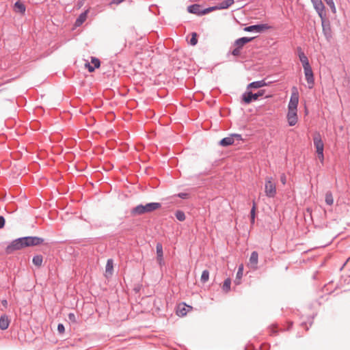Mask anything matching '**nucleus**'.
Here are the masks:
<instances>
[{
	"instance_id": "34",
	"label": "nucleus",
	"mask_w": 350,
	"mask_h": 350,
	"mask_svg": "<svg viewBox=\"0 0 350 350\" xmlns=\"http://www.w3.org/2000/svg\"><path fill=\"white\" fill-rule=\"evenodd\" d=\"M197 42H198L197 34H196V33H193L192 37L190 39L189 43L191 45L195 46L197 44Z\"/></svg>"
},
{
	"instance_id": "46",
	"label": "nucleus",
	"mask_w": 350,
	"mask_h": 350,
	"mask_svg": "<svg viewBox=\"0 0 350 350\" xmlns=\"http://www.w3.org/2000/svg\"><path fill=\"white\" fill-rule=\"evenodd\" d=\"M233 138L234 137H237V139L240 140L242 139L241 135L240 134H233L231 135Z\"/></svg>"
},
{
	"instance_id": "2",
	"label": "nucleus",
	"mask_w": 350,
	"mask_h": 350,
	"mask_svg": "<svg viewBox=\"0 0 350 350\" xmlns=\"http://www.w3.org/2000/svg\"><path fill=\"white\" fill-rule=\"evenodd\" d=\"M265 193L268 198H274L277 194L276 185L271 176L265 178Z\"/></svg>"
},
{
	"instance_id": "4",
	"label": "nucleus",
	"mask_w": 350,
	"mask_h": 350,
	"mask_svg": "<svg viewBox=\"0 0 350 350\" xmlns=\"http://www.w3.org/2000/svg\"><path fill=\"white\" fill-rule=\"evenodd\" d=\"M23 237L14 240L9 245L7 246L5 252L7 254H11L14 251L21 250L25 247Z\"/></svg>"
},
{
	"instance_id": "20",
	"label": "nucleus",
	"mask_w": 350,
	"mask_h": 350,
	"mask_svg": "<svg viewBox=\"0 0 350 350\" xmlns=\"http://www.w3.org/2000/svg\"><path fill=\"white\" fill-rule=\"evenodd\" d=\"M187 308H190V306H188L185 305V304H180L178 306V309L176 311V314L179 317H184L187 314L188 309Z\"/></svg>"
},
{
	"instance_id": "42",
	"label": "nucleus",
	"mask_w": 350,
	"mask_h": 350,
	"mask_svg": "<svg viewBox=\"0 0 350 350\" xmlns=\"http://www.w3.org/2000/svg\"><path fill=\"white\" fill-rule=\"evenodd\" d=\"M57 330L59 333H63L65 330L64 326L63 324L59 323L57 325Z\"/></svg>"
},
{
	"instance_id": "32",
	"label": "nucleus",
	"mask_w": 350,
	"mask_h": 350,
	"mask_svg": "<svg viewBox=\"0 0 350 350\" xmlns=\"http://www.w3.org/2000/svg\"><path fill=\"white\" fill-rule=\"evenodd\" d=\"M327 5L330 8L332 12L335 14L336 12V8L333 0H324Z\"/></svg>"
},
{
	"instance_id": "40",
	"label": "nucleus",
	"mask_w": 350,
	"mask_h": 350,
	"mask_svg": "<svg viewBox=\"0 0 350 350\" xmlns=\"http://www.w3.org/2000/svg\"><path fill=\"white\" fill-rule=\"evenodd\" d=\"M256 215V205L254 203L253 206L250 211V217H255Z\"/></svg>"
},
{
	"instance_id": "27",
	"label": "nucleus",
	"mask_w": 350,
	"mask_h": 350,
	"mask_svg": "<svg viewBox=\"0 0 350 350\" xmlns=\"http://www.w3.org/2000/svg\"><path fill=\"white\" fill-rule=\"evenodd\" d=\"M42 261L43 257L42 255H36L32 260L33 263L37 267H40L42 264Z\"/></svg>"
},
{
	"instance_id": "29",
	"label": "nucleus",
	"mask_w": 350,
	"mask_h": 350,
	"mask_svg": "<svg viewBox=\"0 0 350 350\" xmlns=\"http://www.w3.org/2000/svg\"><path fill=\"white\" fill-rule=\"evenodd\" d=\"M230 285H231V280L230 278H227L224 280L222 289L225 292H228L230 289Z\"/></svg>"
},
{
	"instance_id": "6",
	"label": "nucleus",
	"mask_w": 350,
	"mask_h": 350,
	"mask_svg": "<svg viewBox=\"0 0 350 350\" xmlns=\"http://www.w3.org/2000/svg\"><path fill=\"white\" fill-rule=\"evenodd\" d=\"M23 240L25 247L39 245L44 242V239L38 237H25Z\"/></svg>"
},
{
	"instance_id": "28",
	"label": "nucleus",
	"mask_w": 350,
	"mask_h": 350,
	"mask_svg": "<svg viewBox=\"0 0 350 350\" xmlns=\"http://www.w3.org/2000/svg\"><path fill=\"white\" fill-rule=\"evenodd\" d=\"M325 202L329 206L334 204V198L331 191H327L325 193Z\"/></svg>"
},
{
	"instance_id": "14",
	"label": "nucleus",
	"mask_w": 350,
	"mask_h": 350,
	"mask_svg": "<svg viewBox=\"0 0 350 350\" xmlns=\"http://www.w3.org/2000/svg\"><path fill=\"white\" fill-rule=\"evenodd\" d=\"M258 261V254L257 252L254 251L252 252L250 258V267L254 269H257Z\"/></svg>"
},
{
	"instance_id": "12",
	"label": "nucleus",
	"mask_w": 350,
	"mask_h": 350,
	"mask_svg": "<svg viewBox=\"0 0 350 350\" xmlns=\"http://www.w3.org/2000/svg\"><path fill=\"white\" fill-rule=\"evenodd\" d=\"M298 56L302 64L303 68L310 66L307 56L305 55L301 47L297 48Z\"/></svg>"
},
{
	"instance_id": "30",
	"label": "nucleus",
	"mask_w": 350,
	"mask_h": 350,
	"mask_svg": "<svg viewBox=\"0 0 350 350\" xmlns=\"http://www.w3.org/2000/svg\"><path fill=\"white\" fill-rule=\"evenodd\" d=\"M175 216L176 218L180 221H183L186 218L185 213L180 210L176 211Z\"/></svg>"
},
{
	"instance_id": "33",
	"label": "nucleus",
	"mask_w": 350,
	"mask_h": 350,
	"mask_svg": "<svg viewBox=\"0 0 350 350\" xmlns=\"http://www.w3.org/2000/svg\"><path fill=\"white\" fill-rule=\"evenodd\" d=\"M106 272H111L113 269V260L108 259L106 265Z\"/></svg>"
},
{
	"instance_id": "23",
	"label": "nucleus",
	"mask_w": 350,
	"mask_h": 350,
	"mask_svg": "<svg viewBox=\"0 0 350 350\" xmlns=\"http://www.w3.org/2000/svg\"><path fill=\"white\" fill-rule=\"evenodd\" d=\"M234 142V138L232 136L223 138L219 142V145L221 146H228L233 144Z\"/></svg>"
},
{
	"instance_id": "19",
	"label": "nucleus",
	"mask_w": 350,
	"mask_h": 350,
	"mask_svg": "<svg viewBox=\"0 0 350 350\" xmlns=\"http://www.w3.org/2000/svg\"><path fill=\"white\" fill-rule=\"evenodd\" d=\"M266 85H267V83L265 81V80H261V81H256L250 83V84H248L247 88V89H250V88L257 89V88H260L262 87H265Z\"/></svg>"
},
{
	"instance_id": "37",
	"label": "nucleus",
	"mask_w": 350,
	"mask_h": 350,
	"mask_svg": "<svg viewBox=\"0 0 350 350\" xmlns=\"http://www.w3.org/2000/svg\"><path fill=\"white\" fill-rule=\"evenodd\" d=\"M241 49L238 48L237 46H235V48L232 51V55L236 56V57L239 56L241 53Z\"/></svg>"
},
{
	"instance_id": "5",
	"label": "nucleus",
	"mask_w": 350,
	"mask_h": 350,
	"mask_svg": "<svg viewBox=\"0 0 350 350\" xmlns=\"http://www.w3.org/2000/svg\"><path fill=\"white\" fill-rule=\"evenodd\" d=\"M299 103V92L296 87L292 88L288 109L297 110Z\"/></svg>"
},
{
	"instance_id": "15",
	"label": "nucleus",
	"mask_w": 350,
	"mask_h": 350,
	"mask_svg": "<svg viewBox=\"0 0 350 350\" xmlns=\"http://www.w3.org/2000/svg\"><path fill=\"white\" fill-rule=\"evenodd\" d=\"M91 63L93 64V66L90 65V64H86L88 70L90 72L94 71L95 68H98L100 67V62L96 57H92L91 59Z\"/></svg>"
},
{
	"instance_id": "48",
	"label": "nucleus",
	"mask_w": 350,
	"mask_h": 350,
	"mask_svg": "<svg viewBox=\"0 0 350 350\" xmlns=\"http://www.w3.org/2000/svg\"><path fill=\"white\" fill-rule=\"evenodd\" d=\"M251 224H254L255 222V217H250Z\"/></svg>"
},
{
	"instance_id": "3",
	"label": "nucleus",
	"mask_w": 350,
	"mask_h": 350,
	"mask_svg": "<svg viewBox=\"0 0 350 350\" xmlns=\"http://www.w3.org/2000/svg\"><path fill=\"white\" fill-rule=\"evenodd\" d=\"M265 90H261L257 93H252V92H246L242 95V100L245 104H250L253 100H256L259 97L262 96Z\"/></svg>"
},
{
	"instance_id": "9",
	"label": "nucleus",
	"mask_w": 350,
	"mask_h": 350,
	"mask_svg": "<svg viewBox=\"0 0 350 350\" xmlns=\"http://www.w3.org/2000/svg\"><path fill=\"white\" fill-rule=\"evenodd\" d=\"M314 146L316 148L317 152H323L324 144L323 142L321 136L319 133H315L313 136Z\"/></svg>"
},
{
	"instance_id": "16",
	"label": "nucleus",
	"mask_w": 350,
	"mask_h": 350,
	"mask_svg": "<svg viewBox=\"0 0 350 350\" xmlns=\"http://www.w3.org/2000/svg\"><path fill=\"white\" fill-rule=\"evenodd\" d=\"M10 323V320L9 319L8 317L5 314L2 315L0 317V328L2 330H5L8 329L9 327Z\"/></svg>"
},
{
	"instance_id": "22",
	"label": "nucleus",
	"mask_w": 350,
	"mask_h": 350,
	"mask_svg": "<svg viewBox=\"0 0 350 350\" xmlns=\"http://www.w3.org/2000/svg\"><path fill=\"white\" fill-rule=\"evenodd\" d=\"M25 6L21 1H18L14 3V10L16 12L24 14L25 12Z\"/></svg>"
},
{
	"instance_id": "11",
	"label": "nucleus",
	"mask_w": 350,
	"mask_h": 350,
	"mask_svg": "<svg viewBox=\"0 0 350 350\" xmlns=\"http://www.w3.org/2000/svg\"><path fill=\"white\" fill-rule=\"evenodd\" d=\"M297 110L288 109L287 119L290 126H294L297 122Z\"/></svg>"
},
{
	"instance_id": "41",
	"label": "nucleus",
	"mask_w": 350,
	"mask_h": 350,
	"mask_svg": "<svg viewBox=\"0 0 350 350\" xmlns=\"http://www.w3.org/2000/svg\"><path fill=\"white\" fill-rule=\"evenodd\" d=\"M318 159L321 161V163L324 161V154L323 152H317Z\"/></svg>"
},
{
	"instance_id": "13",
	"label": "nucleus",
	"mask_w": 350,
	"mask_h": 350,
	"mask_svg": "<svg viewBox=\"0 0 350 350\" xmlns=\"http://www.w3.org/2000/svg\"><path fill=\"white\" fill-rule=\"evenodd\" d=\"M253 39L254 38L242 37L234 41V46L242 49L245 44L251 42Z\"/></svg>"
},
{
	"instance_id": "45",
	"label": "nucleus",
	"mask_w": 350,
	"mask_h": 350,
	"mask_svg": "<svg viewBox=\"0 0 350 350\" xmlns=\"http://www.w3.org/2000/svg\"><path fill=\"white\" fill-rule=\"evenodd\" d=\"M123 1H124V0H112L111 3L118 5V4L121 3Z\"/></svg>"
},
{
	"instance_id": "49",
	"label": "nucleus",
	"mask_w": 350,
	"mask_h": 350,
	"mask_svg": "<svg viewBox=\"0 0 350 350\" xmlns=\"http://www.w3.org/2000/svg\"><path fill=\"white\" fill-rule=\"evenodd\" d=\"M301 325H302L303 326H304V325H306V323H302Z\"/></svg>"
},
{
	"instance_id": "39",
	"label": "nucleus",
	"mask_w": 350,
	"mask_h": 350,
	"mask_svg": "<svg viewBox=\"0 0 350 350\" xmlns=\"http://www.w3.org/2000/svg\"><path fill=\"white\" fill-rule=\"evenodd\" d=\"M177 196L182 199H187L189 197V194L187 193H179L177 194Z\"/></svg>"
},
{
	"instance_id": "25",
	"label": "nucleus",
	"mask_w": 350,
	"mask_h": 350,
	"mask_svg": "<svg viewBox=\"0 0 350 350\" xmlns=\"http://www.w3.org/2000/svg\"><path fill=\"white\" fill-rule=\"evenodd\" d=\"M243 265L239 266L238 271L237 272L236 278L234 280V282L236 285H239L241 284V280L243 277Z\"/></svg>"
},
{
	"instance_id": "8",
	"label": "nucleus",
	"mask_w": 350,
	"mask_h": 350,
	"mask_svg": "<svg viewBox=\"0 0 350 350\" xmlns=\"http://www.w3.org/2000/svg\"><path fill=\"white\" fill-rule=\"evenodd\" d=\"M304 75L306 80L309 85V88H311L314 83V79L313 71L310 66L304 67Z\"/></svg>"
},
{
	"instance_id": "47",
	"label": "nucleus",
	"mask_w": 350,
	"mask_h": 350,
	"mask_svg": "<svg viewBox=\"0 0 350 350\" xmlns=\"http://www.w3.org/2000/svg\"><path fill=\"white\" fill-rule=\"evenodd\" d=\"M1 304L3 306H4L5 308H7L8 306V301L6 299H3L1 301Z\"/></svg>"
},
{
	"instance_id": "35",
	"label": "nucleus",
	"mask_w": 350,
	"mask_h": 350,
	"mask_svg": "<svg viewBox=\"0 0 350 350\" xmlns=\"http://www.w3.org/2000/svg\"><path fill=\"white\" fill-rule=\"evenodd\" d=\"M217 10H218V8H217V6L215 5V6L210 7V8H206L204 10H202V13L203 14H206L212 11Z\"/></svg>"
},
{
	"instance_id": "21",
	"label": "nucleus",
	"mask_w": 350,
	"mask_h": 350,
	"mask_svg": "<svg viewBox=\"0 0 350 350\" xmlns=\"http://www.w3.org/2000/svg\"><path fill=\"white\" fill-rule=\"evenodd\" d=\"M234 0H225L217 5L218 10H224L234 4Z\"/></svg>"
},
{
	"instance_id": "10",
	"label": "nucleus",
	"mask_w": 350,
	"mask_h": 350,
	"mask_svg": "<svg viewBox=\"0 0 350 350\" xmlns=\"http://www.w3.org/2000/svg\"><path fill=\"white\" fill-rule=\"evenodd\" d=\"M314 10L317 12L319 16L321 18V20L325 19V5H323L322 0L318 1L317 3H314L312 4Z\"/></svg>"
},
{
	"instance_id": "17",
	"label": "nucleus",
	"mask_w": 350,
	"mask_h": 350,
	"mask_svg": "<svg viewBox=\"0 0 350 350\" xmlns=\"http://www.w3.org/2000/svg\"><path fill=\"white\" fill-rule=\"evenodd\" d=\"M187 10L189 13L196 14L198 15H203L202 13V10H201V8L198 4H193L188 6Z\"/></svg>"
},
{
	"instance_id": "7",
	"label": "nucleus",
	"mask_w": 350,
	"mask_h": 350,
	"mask_svg": "<svg viewBox=\"0 0 350 350\" xmlns=\"http://www.w3.org/2000/svg\"><path fill=\"white\" fill-rule=\"evenodd\" d=\"M269 28L270 27L267 24H258L247 26L244 28V31L247 32L256 31L258 33H261L265 30L269 29Z\"/></svg>"
},
{
	"instance_id": "36",
	"label": "nucleus",
	"mask_w": 350,
	"mask_h": 350,
	"mask_svg": "<svg viewBox=\"0 0 350 350\" xmlns=\"http://www.w3.org/2000/svg\"><path fill=\"white\" fill-rule=\"evenodd\" d=\"M269 332H270V335L276 334L278 333L277 325H272L269 327Z\"/></svg>"
},
{
	"instance_id": "43",
	"label": "nucleus",
	"mask_w": 350,
	"mask_h": 350,
	"mask_svg": "<svg viewBox=\"0 0 350 350\" xmlns=\"http://www.w3.org/2000/svg\"><path fill=\"white\" fill-rule=\"evenodd\" d=\"M68 319L72 322H75L76 321V317L75 315V314L73 313H70L68 314Z\"/></svg>"
},
{
	"instance_id": "44",
	"label": "nucleus",
	"mask_w": 350,
	"mask_h": 350,
	"mask_svg": "<svg viewBox=\"0 0 350 350\" xmlns=\"http://www.w3.org/2000/svg\"><path fill=\"white\" fill-rule=\"evenodd\" d=\"M5 225V219L3 216H0V228H2Z\"/></svg>"
},
{
	"instance_id": "24",
	"label": "nucleus",
	"mask_w": 350,
	"mask_h": 350,
	"mask_svg": "<svg viewBox=\"0 0 350 350\" xmlns=\"http://www.w3.org/2000/svg\"><path fill=\"white\" fill-rule=\"evenodd\" d=\"M88 12V10H86V11L82 12L79 16V17L77 18V19L76 20V22H75V24L77 26H79V25H82L85 21V20L87 18Z\"/></svg>"
},
{
	"instance_id": "1",
	"label": "nucleus",
	"mask_w": 350,
	"mask_h": 350,
	"mask_svg": "<svg viewBox=\"0 0 350 350\" xmlns=\"http://www.w3.org/2000/svg\"><path fill=\"white\" fill-rule=\"evenodd\" d=\"M161 207V204L159 202H150L145 205L139 204L131 209V213L133 216L142 215L145 213L153 212Z\"/></svg>"
},
{
	"instance_id": "26",
	"label": "nucleus",
	"mask_w": 350,
	"mask_h": 350,
	"mask_svg": "<svg viewBox=\"0 0 350 350\" xmlns=\"http://www.w3.org/2000/svg\"><path fill=\"white\" fill-rule=\"evenodd\" d=\"M321 21H322L323 31L324 35L325 36V37L327 38H329L331 36V28H330V26H329V24H327V25L325 24L324 19L321 20Z\"/></svg>"
},
{
	"instance_id": "18",
	"label": "nucleus",
	"mask_w": 350,
	"mask_h": 350,
	"mask_svg": "<svg viewBox=\"0 0 350 350\" xmlns=\"http://www.w3.org/2000/svg\"><path fill=\"white\" fill-rule=\"evenodd\" d=\"M156 250H157V260L158 262L161 265V262L163 261V246L162 244L160 243H157L156 245Z\"/></svg>"
},
{
	"instance_id": "31",
	"label": "nucleus",
	"mask_w": 350,
	"mask_h": 350,
	"mask_svg": "<svg viewBox=\"0 0 350 350\" xmlns=\"http://www.w3.org/2000/svg\"><path fill=\"white\" fill-rule=\"evenodd\" d=\"M209 278V272L208 270H204L202 271V275H201V282L202 283H205L208 280Z\"/></svg>"
},
{
	"instance_id": "38",
	"label": "nucleus",
	"mask_w": 350,
	"mask_h": 350,
	"mask_svg": "<svg viewBox=\"0 0 350 350\" xmlns=\"http://www.w3.org/2000/svg\"><path fill=\"white\" fill-rule=\"evenodd\" d=\"M280 182L282 183V184L283 185H286V174L284 173H282L280 175Z\"/></svg>"
}]
</instances>
